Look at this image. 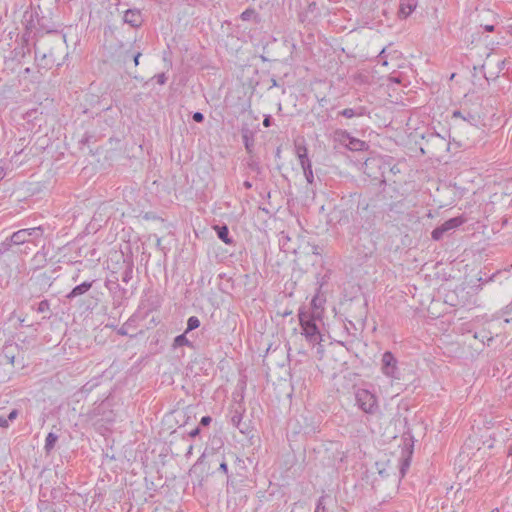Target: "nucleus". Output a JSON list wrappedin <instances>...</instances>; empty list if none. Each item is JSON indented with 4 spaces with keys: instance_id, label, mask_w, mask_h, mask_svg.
Returning <instances> with one entry per match:
<instances>
[{
    "instance_id": "obj_18",
    "label": "nucleus",
    "mask_w": 512,
    "mask_h": 512,
    "mask_svg": "<svg viewBox=\"0 0 512 512\" xmlns=\"http://www.w3.org/2000/svg\"><path fill=\"white\" fill-rule=\"evenodd\" d=\"M200 326V320L196 316H191L187 320V329L185 333L197 329Z\"/></svg>"
},
{
    "instance_id": "obj_13",
    "label": "nucleus",
    "mask_w": 512,
    "mask_h": 512,
    "mask_svg": "<svg viewBox=\"0 0 512 512\" xmlns=\"http://www.w3.org/2000/svg\"><path fill=\"white\" fill-rule=\"evenodd\" d=\"M465 223V219L462 216L450 218L449 220L445 221L441 227L446 232L450 230H454Z\"/></svg>"
},
{
    "instance_id": "obj_4",
    "label": "nucleus",
    "mask_w": 512,
    "mask_h": 512,
    "mask_svg": "<svg viewBox=\"0 0 512 512\" xmlns=\"http://www.w3.org/2000/svg\"><path fill=\"white\" fill-rule=\"evenodd\" d=\"M42 234L43 229L40 226L34 228L21 229L14 232L11 235L10 241L14 245H21L30 242V237H41Z\"/></svg>"
},
{
    "instance_id": "obj_24",
    "label": "nucleus",
    "mask_w": 512,
    "mask_h": 512,
    "mask_svg": "<svg viewBox=\"0 0 512 512\" xmlns=\"http://www.w3.org/2000/svg\"><path fill=\"white\" fill-rule=\"evenodd\" d=\"M243 141H244V144H245V148L250 152L251 151V147L253 146V140L249 136L248 131L243 133Z\"/></svg>"
},
{
    "instance_id": "obj_28",
    "label": "nucleus",
    "mask_w": 512,
    "mask_h": 512,
    "mask_svg": "<svg viewBox=\"0 0 512 512\" xmlns=\"http://www.w3.org/2000/svg\"><path fill=\"white\" fill-rule=\"evenodd\" d=\"M463 120H465V121H467V122H469L470 124H473V125H475L476 122H477V118L474 115L470 114V113H468L466 116H464Z\"/></svg>"
},
{
    "instance_id": "obj_5",
    "label": "nucleus",
    "mask_w": 512,
    "mask_h": 512,
    "mask_svg": "<svg viewBox=\"0 0 512 512\" xmlns=\"http://www.w3.org/2000/svg\"><path fill=\"white\" fill-rule=\"evenodd\" d=\"M21 23L24 26L26 33L33 32L39 24V16L37 11L33 8L27 9L23 13Z\"/></svg>"
},
{
    "instance_id": "obj_8",
    "label": "nucleus",
    "mask_w": 512,
    "mask_h": 512,
    "mask_svg": "<svg viewBox=\"0 0 512 512\" xmlns=\"http://www.w3.org/2000/svg\"><path fill=\"white\" fill-rule=\"evenodd\" d=\"M124 22L132 27H139L142 22V14L137 9H128L124 14Z\"/></svg>"
},
{
    "instance_id": "obj_3",
    "label": "nucleus",
    "mask_w": 512,
    "mask_h": 512,
    "mask_svg": "<svg viewBox=\"0 0 512 512\" xmlns=\"http://www.w3.org/2000/svg\"><path fill=\"white\" fill-rule=\"evenodd\" d=\"M381 372L391 380H400L401 372L398 366V360L390 351L383 353L381 358Z\"/></svg>"
},
{
    "instance_id": "obj_2",
    "label": "nucleus",
    "mask_w": 512,
    "mask_h": 512,
    "mask_svg": "<svg viewBox=\"0 0 512 512\" xmlns=\"http://www.w3.org/2000/svg\"><path fill=\"white\" fill-rule=\"evenodd\" d=\"M355 401L358 408L364 413L375 414L378 411L377 397L367 389H358L355 392Z\"/></svg>"
},
{
    "instance_id": "obj_29",
    "label": "nucleus",
    "mask_w": 512,
    "mask_h": 512,
    "mask_svg": "<svg viewBox=\"0 0 512 512\" xmlns=\"http://www.w3.org/2000/svg\"><path fill=\"white\" fill-rule=\"evenodd\" d=\"M192 118L195 122L200 123L204 120V115L201 112H195Z\"/></svg>"
},
{
    "instance_id": "obj_12",
    "label": "nucleus",
    "mask_w": 512,
    "mask_h": 512,
    "mask_svg": "<svg viewBox=\"0 0 512 512\" xmlns=\"http://www.w3.org/2000/svg\"><path fill=\"white\" fill-rule=\"evenodd\" d=\"M93 282H83L77 286H75L70 293H68L67 298L72 299L77 296L85 294L92 287Z\"/></svg>"
},
{
    "instance_id": "obj_38",
    "label": "nucleus",
    "mask_w": 512,
    "mask_h": 512,
    "mask_svg": "<svg viewBox=\"0 0 512 512\" xmlns=\"http://www.w3.org/2000/svg\"><path fill=\"white\" fill-rule=\"evenodd\" d=\"M141 54L140 53H137L134 57V63L135 65L137 66L139 64V58H140Z\"/></svg>"
},
{
    "instance_id": "obj_25",
    "label": "nucleus",
    "mask_w": 512,
    "mask_h": 512,
    "mask_svg": "<svg viewBox=\"0 0 512 512\" xmlns=\"http://www.w3.org/2000/svg\"><path fill=\"white\" fill-rule=\"evenodd\" d=\"M324 497H320L317 502L315 512H328L325 505L323 504Z\"/></svg>"
},
{
    "instance_id": "obj_27",
    "label": "nucleus",
    "mask_w": 512,
    "mask_h": 512,
    "mask_svg": "<svg viewBox=\"0 0 512 512\" xmlns=\"http://www.w3.org/2000/svg\"><path fill=\"white\" fill-rule=\"evenodd\" d=\"M409 465H410V461L408 458H405L402 460L401 466H400V472H401L402 476L405 474V471L409 467Z\"/></svg>"
},
{
    "instance_id": "obj_17",
    "label": "nucleus",
    "mask_w": 512,
    "mask_h": 512,
    "mask_svg": "<svg viewBox=\"0 0 512 512\" xmlns=\"http://www.w3.org/2000/svg\"><path fill=\"white\" fill-rule=\"evenodd\" d=\"M191 345V342L186 337V333L176 336L173 342V347L175 348L181 346L190 347Z\"/></svg>"
},
{
    "instance_id": "obj_32",
    "label": "nucleus",
    "mask_w": 512,
    "mask_h": 512,
    "mask_svg": "<svg viewBox=\"0 0 512 512\" xmlns=\"http://www.w3.org/2000/svg\"><path fill=\"white\" fill-rule=\"evenodd\" d=\"M212 419L210 416H204L201 418V421L200 423L203 425V426H207L211 423Z\"/></svg>"
},
{
    "instance_id": "obj_10",
    "label": "nucleus",
    "mask_w": 512,
    "mask_h": 512,
    "mask_svg": "<svg viewBox=\"0 0 512 512\" xmlns=\"http://www.w3.org/2000/svg\"><path fill=\"white\" fill-rule=\"evenodd\" d=\"M280 248L286 253H296L298 246L292 243L288 234L281 232L279 236Z\"/></svg>"
},
{
    "instance_id": "obj_39",
    "label": "nucleus",
    "mask_w": 512,
    "mask_h": 512,
    "mask_svg": "<svg viewBox=\"0 0 512 512\" xmlns=\"http://www.w3.org/2000/svg\"><path fill=\"white\" fill-rule=\"evenodd\" d=\"M486 31H489V32H492L494 30V26L493 25H487L485 27Z\"/></svg>"
},
{
    "instance_id": "obj_11",
    "label": "nucleus",
    "mask_w": 512,
    "mask_h": 512,
    "mask_svg": "<svg viewBox=\"0 0 512 512\" xmlns=\"http://www.w3.org/2000/svg\"><path fill=\"white\" fill-rule=\"evenodd\" d=\"M340 115L346 118L361 117L368 114L367 109L364 106H358L356 108H346L339 112Z\"/></svg>"
},
{
    "instance_id": "obj_16",
    "label": "nucleus",
    "mask_w": 512,
    "mask_h": 512,
    "mask_svg": "<svg viewBox=\"0 0 512 512\" xmlns=\"http://www.w3.org/2000/svg\"><path fill=\"white\" fill-rule=\"evenodd\" d=\"M57 440H58V436L55 433L50 432L47 435V437L45 439V445H44V449H45L46 453H50L53 450Z\"/></svg>"
},
{
    "instance_id": "obj_22",
    "label": "nucleus",
    "mask_w": 512,
    "mask_h": 512,
    "mask_svg": "<svg viewBox=\"0 0 512 512\" xmlns=\"http://www.w3.org/2000/svg\"><path fill=\"white\" fill-rule=\"evenodd\" d=\"M255 14V10L249 8L241 13L240 18L243 21H249Z\"/></svg>"
},
{
    "instance_id": "obj_19",
    "label": "nucleus",
    "mask_w": 512,
    "mask_h": 512,
    "mask_svg": "<svg viewBox=\"0 0 512 512\" xmlns=\"http://www.w3.org/2000/svg\"><path fill=\"white\" fill-rule=\"evenodd\" d=\"M303 173H304V176H305V179L307 181L308 184H312L314 182V175H313V170H312V165L309 166L308 168H303Z\"/></svg>"
},
{
    "instance_id": "obj_33",
    "label": "nucleus",
    "mask_w": 512,
    "mask_h": 512,
    "mask_svg": "<svg viewBox=\"0 0 512 512\" xmlns=\"http://www.w3.org/2000/svg\"><path fill=\"white\" fill-rule=\"evenodd\" d=\"M271 116L270 115H267L265 116L264 120H263V125L265 127H270L271 126Z\"/></svg>"
},
{
    "instance_id": "obj_23",
    "label": "nucleus",
    "mask_w": 512,
    "mask_h": 512,
    "mask_svg": "<svg viewBox=\"0 0 512 512\" xmlns=\"http://www.w3.org/2000/svg\"><path fill=\"white\" fill-rule=\"evenodd\" d=\"M133 270L131 266H128L122 274V281L128 283L132 279Z\"/></svg>"
},
{
    "instance_id": "obj_1",
    "label": "nucleus",
    "mask_w": 512,
    "mask_h": 512,
    "mask_svg": "<svg viewBox=\"0 0 512 512\" xmlns=\"http://www.w3.org/2000/svg\"><path fill=\"white\" fill-rule=\"evenodd\" d=\"M298 318L302 330L301 333L305 337L307 342H309L312 345L320 343L322 338L319 328L316 324L315 315L301 308L299 309L298 312Z\"/></svg>"
},
{
    "instance_id": "obj_20",
    "label": "nucleus",
    "mask_w": 512,
    "mask_h": 512,
    "mask_svg": "<svg viewBox=\"0 0 512 512\" xmlns=\"http://www.w3.org/2000/svg\"><path fill=\"white\" fill-rule=\"evenodd\" d=\"M445 231L443 230V228L441 226L439 227H436L433 231H432V239L435 240V241H439L443 235H444Z\"/></svg>"
},
{
    "instance_id": "obj_15",
    "label": "nucleus",
    "mask_w": 512,
    "mask_h": 512,
    "mask_svg": "<svg viewBox=\"0 0 512 512\" xmlns=\"http://www.w3.org/2000/svg\"><path fill=\"white\" fill-rule=\"evenodd\" d=\"M215 229L219 239H221L225 244H232L233 240L229 237V230L227 226H215Z\"/></svg>"
},
{
    "instance_id": "obj_7",
    "label": "nucleus",
    "mask_w": 512,
    "mask_h": 512,
    "mask_svg": "<svg viewBox=\"0 0 512 512\" xmlns=\"http://www.w3.org/2000/svg\"><path fill=\"white\" fill-rule=\"evenodd\" d=\"M418 5L417 0H400L398 15L400 18H407L416 9Z\"/></svg>"
},
{
    "instance_id": "obj_36",
    "label": "nucleus",
    "mask_w": 512,
    "mask_h": 512,
    "mask_svg": "<svg viewBox=\"0 0 512 512\" xmlns=\"http://www.w3.org/2000/svg\"><path fill=\"white\" fill-rule=\"evenodd\" d=\"M157 82H158L159 84H164V83L166 82V76H165V74H159V75L157 76Z\"/></svg>"
},
{
    "instance_id": "obj_14",
    "label": "nucleus",
    "mask_w": 512,
    "mask_h": 512,
    "mask_svg": "<svg viewBox=\"0 0 512 512\" xmlns=\"http://www.w3.org/2000/svg\"><path fill=\"white\" fill-rule=\"evenodd\" d=\"M392 54L393 56H395V58L398 57V51L395 50L391 53L388 52L387 48H383L378 55V64H380L383 67H387L389 64L388 57L392 56Z\"/></svg>"
},
{
    "instance_id": "obj_6",
    "label": "nucleus",
    "mask_w": 512,
    "mask_h": 512,
    "mask_svg": "<svg viewBox=\"0 0 512 512\" xmlns=\"http://www.w3.org/2000/svg\"><path fill=\"white\" fill-rule=\"evenodd\" d=\"M295 154L298 158L299 164L301 168H308L312 165L309 157H308V149L305 144L303 143H296L295 144Z\"/></svg>"
},
{
    "instance_id": "obj_31",
    "label": "nucleus",
    "mask_w": 512,
    "mask_h": 512,
    "mask_svg": "<svg viewBox=\"0 0 512 512\" xmlns=\"http://www.w3.org/2000/svg\"><path fill=\"white\" fill-rule=\"evenodd\" d=\"M17 416H18V410L13 409L7 416V419L9 422H12L17 418Z\"/></svg>"
},
{
    "instance_id": "obj_41",
    "label": "nucleus",
    "mask_w": 512,
    "mask_h": 512,
    "mask_svg": "<svg viewBox=\"0 0 512 512\" xmlns=\"http://www.w3.org/2000/svg\"><path fill=\"white\" fill-rule=\"evenodd\" d=\"M118 333H119L120 335H126V334H127V332L124 330V328H120V329L118 330Z\"/></svg>"
},
{
    "instance_id": "obj_35",
    "label": "nucleus",
    "mask_w": 512,
    "mask_h": 512,
    "mask_svg": "<svg viewBox=\"0 0 512 512\" xmlns=\"http://www.w3.org/2000/svg\"><path fill=\"white\" fill-rule=\"evenodd\" d=\"M219 470L224 472L225 474L228 472V466H227V463L225 461H223L220 466H219Z\"/></svg>"
},
{
    "instance_id": "obj_34",
    "label": "nucleus",
    "mask_w": 512,
    "mask_h": 512,
    "mask_svg": "<svg viewBox=\"0 0 512 512\" xmlns=\"http://www.w3.org/2000/svg\"><path fill=\"white\" fill-rule=\"evenodd\" d=\"M199 433H200V429H199V427H196V428H194L193 430H191V431L188 433V435H189L190 437H196Z\"/></svg>"
},
{
    "instance_id": "obj_30",
    "label": "nucleus",
    "mask_w": 512,
    "mask_h": 512,
    "mask_svg": "<svg viewBox=\"0 0 512 512\" xmlns=\"http://www.w3.org/2000/svg\"><path fill=\"white\" fill-rule=\"evenodd\" d=\"M10 422L8 421L7 417L0 416V428H8Z\"/></svg>"
},
{
    "instance_id": "obj_43",
    "label": "nucleus",
    "mask_w": 512,
    "mask_h": 512,
    "mask_svg": "<svg viewBox=\"0 0 512 512\" xmlns=\"http://www.w3.org/2000/svg\"><path fill=\"white\" fill-rule=\"evenodd\" d=\"M192 449H193V447H192V446H190V447H189V449H188L187 454H190V453L192 452Z\"/></svg>"
},
{
    "instance_id": "obj_21",
    "label": "nucleus",
    "mask_w": 512,
    "mask_h": 512,
    "mask_svg": "<svg viewBox=\"0 0 512 512\" xmlns=\"http://www.w3.org/2000/svg\"><path fill=\"white\" fill-rule=\"evenodd\" d=\"M49 310H50V303L48 302V300H42L39 302L38 307H37L38 313H45Z\"/></svg>"
},
{
    "instance_id": "obj_42",
    "label": "nucleus",
    "mask_w": 512,
    "mask_h": 512,
    "mask_svg": "<svg viewBox=\"0 0 512 512\" xmlns=\"http://www.w3.org/2000/svg\"><path fill=\"white\" fill-rule=\"evenodd\" d=\"M244 185L247 187V188H250L251 187V184L249 182H245Z\"/></svg>"
},
{
    "instance_id": "obj_26",
    "label": "nucleus",
    "mask_w": 512,
    "mask_h": 512,
    "mask_svg": "<svg viewBox=\"0 0 512 512\" xmlns=\"http://www.w3.org/2000/svg\"><path fill=\"white\" fill-rule=\"evenodd\" d=\"M241 420H242V415H241V414H235V415H233V416H232V418H231V422H232V424H233L235 427H237V428H239Z\"/></svg>"
},
{
    "instance_id": "obj_9",
    "label": "nucleus",
    "mask_w": 512,
    "mask_h": 512,
    "mask_svg": "<svg viewBox=\"0 0 512 512\" xmlns=\"http://www.w3.org/2000/svg\"><path fill=\"white\" fill-rule=\"evenodd\" d=\"M342 138L348 140L346 146L353 151H362L367 148L366 142L359 140L357 138L352 137L346 131L341 132Z\"/></svg>"
},
{
    "instance_id": "obj_37",
    "label": "nucleus",
    "mask_w": 512,
    "mask_h": 512,
    "mask_svg": "<svg viewBox=\"0 0 512 512\" xmlns=\"http://www.w3.org/2000/svg\"><path fill=\"white\" fill-rule=\"evenodd\" d=\"M453 117L454 118H462L463 119L464 115L462 114L461 111L456 110V111L453 112Z\"/></svg>"
},
{
    "instance_id": "obj_40",
    "label": "nucleus",
    "mask_w": 512,
    "mask_h": 512,
    "mask_svg": "<svg viewBox=\"0 0 512 512\" xmlns=\"http://www.w3.org/2000/svg\"><path fill=\"white\" fill-rule=\"evenodd\" d=\"M311 304L314 306V307H317V297H314L311 301Z\"/></svg>"
}]
</instances>
